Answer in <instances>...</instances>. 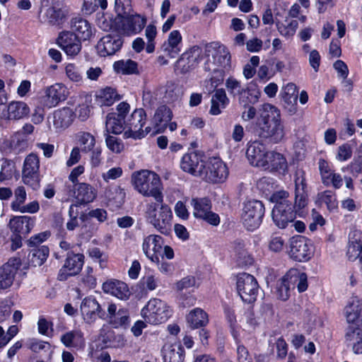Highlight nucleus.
<instances>
[{
    "label": "nucleus",
    "mask_w": 362,
    "mask_h": 362,
    "mask_svg": "<svg viewBox=\"0 0 362 362\" xmlns=\"http://www.w3.org/2000/svg\"><path fill=\"white\" fill-rule=\"evenodd\" d=\"M295 202L294 205L287 199L288 192L281 191L274 194L276 204L272 210V219L280 228H285L289 223L293 221L296 214L301 216V210L308 204L307 184L305 172L302 169L296 170L294 175Z\"/></svg>",
    "instance_id": "f257e3e1"
},
{
    "label": "nucleus",
    "mask_w": 362,
    "mask_h": 362,
    "mask_svg": "<svg viewBox=\"0 0 362 362\" xmlns=\"http://www.w3.org/2000/svg\"><path fill=\"white\" fill-rule=\"evenodd\" d=\"M207 59L204 62L205 71L212 74L210 78L211 86L216 88L224 79L231 69L230 54L228 48L218 42L207 45L205 48Z\"/></svg>",
    "instance_id": "f03ea898"
},
{
    "label": "nucleus",
    "mask_w": 362,
    "mask_h": 362,
    "mask_svg": "<svg viewBox=\"0 0 362 362\" xmlns=\"http://www.w3.org/2000/svg\"><path fill=\"white\" fill-rule=\"evenodd\" d=\"M257 134L262 139L278 144L284 136V127L281 119L280 110L274 105L265 103L262 105V112L257 122Z\"/></svg>",
    "instance_id": "7ed1b4c3"
},
{
    "label": "nucleus",
    "mask_w": 362,
    "mask_h": 362,
    "mask_svg": "<svg viewBox=\"0 0 362 362\" xmlns=\"http://www.w3.org/2000/svg\"><path fill=\"white\" fill-rule=\"evenodd\" d=\"M131 183L134 189L144 197H151L157 202H163L161 180L154 172L148 170L135 171L132 174Z\"/></svg>",
    "instance_id": "20e7f679"
},
{
    "label": "nucleus",
    "mask_w": 362,
    "mask_h": 362,
    "mask_svg": "<svg viewBox=\"0 0 362 362\" xmlns=\"http://www.w3.org/2000/svg\"><path fill=\"white\" fill-rule=\"evenodd\" d=\"M158 205L155 202H149L146 204L145 217L155 228L162 233H168L171 226L173 214L170 208L167 204H162L158 212Z\"/></svg>",
    "instance_id": "39448f33"
},
{
    "label": "nucleus",
    "mask_w": 362,
    "mask_h": 362,
    "mask_svg": "<svg viewBox=\"0 0 362 362\" xmlns=\"http://www.w3.org/2000/svg\"><path fill=\"white\" fill-rule=\"evenodd\" d=\"M141 315L146 322L158 325L166 322L170 317L172 310L165 301L153 298L141 309Z\"/></svg>",
    "instance_id": "423d86ee"
},
{
    "label": "nucleus",
    "mask_w": 362,
    "mask_h": 362,
    "mask_svg": "<svg viewBox=\"0 0 362 362\" xmlns=\"http://www.w3.org/2000/svg\"><path fill=\"white\" fill-rule=\"evenodd\" d=\"M146 114L142 108L136 109L131 115L125 120L126 130L124 132L125 139L132 138L140 139L148 134H151V127H146Z\"/></svg>",
    "instance_id": "0eeeda50"
},
{
    "label": "nucleus",
    "mask_w": 362,
    "mask_h": 362,
    "mask_svg": "<svg viewBox=\"0 0 362 362\" xmlns=\"http://www.w3.org/2000/svg\"><path fill=\"white\" fill-rule=\"evenodd\" d=\"M22 181L34 190L40 188V158L34 153H30L25 158L22 168Z\"/></svg>",
    "instance_id": "6e6552de"
},
{
    "label": "nucleus",
    "mask_w": 362,
    "mask_h": 362,
    "mask_svg": "<svg viewBox=\"0 0 362 362\" xmlns=\"http://www.w3.org/2000/svg\"><path fill=\"white\" fill-rule=\"evenodd\" d=\"M264 214V206L262 202L251 200L245 204L241 218L245 227L252 231L260 226Z\"/></svg>",
    "instance_id": "1a4fd4ad"
},
{
    "label": "nucleus",
    "mask_w": 362,
    "mask_h": 362,
    "mask_svg": "<svg viewBox=\"0 0 362 362\" xmlns=\"http://www.w3.org/2000/svg\"><path fill=\"white\" fill-rule=\"evenodd\" d=\"M228 175L226 165L218 158H211L204 164L200 176L211 183L223 182Z\"/></svg>",
    "instance_id": "9d476101"
},
{
    "label": "nucleus",
    "mask_w": 362,
    "mask_h": 362,
    "mask_svg": "<svg viewBox=\"0 0 362 362\" xmlns=\"http://www.w3.org/2000/svg\"><path fill=\"white\" fill-rule=\"evenodd\" d=\"M236 287L238 294L244 302L251 303L256 300L259 285L252 275L247 273L238 275Z\"/></svg>",
    "instance_id": "9b49d317"
},
{
    "label": "nucleus",
    "mask_w": 362,
    "mask_h": 362,
    "mask_svg": "<svg viewBox=\"0 0 362 362\" xmlns=\"http://www.w3.org/2000/svg\"><path fill=\"white\" fill-rule=\"evenodd\" d=\"M43 93L40 98V103L43 107L49 109L56 107L60 102L64 101L69 92L64 83H56L45 88Z\"/></svg>",
    "instance_id": "f8f14e48"
},
{
    "label": "nucleus",
    "mask_w": 362,
    "mask_h": 362,
    "mask_svg": "<svg viewBox=\"0 0 362 362\" xmlns=\"http://www.w3.org/2000/svg\"><path fill=\"white\" fill-rule=\"evenodd\" d=\"M202 49L194 45L184 52L176 62L175 69L181 74L188 73L194 69L200 62Z\"/></svg>",
    "instance_id": "ddd939ff"
},
{
    "label": "nucleus",
    "mask_w": 362,
    "mask_h": 362,
    "mask_svg": "<svg viewBox=\"0 0 362 362\" xmlns=\"http://www.w3.org/2000/svg\"><path fill=\"white\" fill-rule=\"evenodd\" d=\"M84 264V255L73 251L67 252L64 264L59 269L57 279L66 281L69 277L77 275L81 271Z\"/></svg>",
    "instance_id": "4468645a"
},
{
    "label": "nucleus",
    "mask_w": 362,
    "mask_h": 362,
    "mask_svg": "<svg viewBox=\"0 0 362 362\" xmlns=\"http://www.w3.org/2000/svg\"><path fill=\"white\" fill-rule=\"evenodd\" d=\"M193 206V215L202 219L211 225L218 226L220 218L218 214L211 211V202L207 198H193L191 200Z\"/></svg>",
    "instance_id": "2eb2a0df"
},
{
    "label": "nucleus",
    "mask_w": 362,
    "mask_h": 362,
    "mask_svg": "<svg viewBox=\"0 0 362 362\" xmlns=\"http://www.w3.org/2000/svg\"><path fill=\"white\" fill-rule=\"evenodd\" d=\"M313 245L303 236L293 237L290 240V257L298 262H305L313 255Z\"/></svg>",
    "instance_id": "dca6fc26"
},
{
    "label": "nucleus",
    "mask_w": 362,
    "mask_h": 362,
    "mask_svg": "<svg viewBox=\"0 0 362 362\" xmlns=\"http://www.w3.org/2000/svg\"><path fill=\"white\" fill-rule=\"evenodd\" d=\"M80 311L83 320L87 323L93 322L98 317L104 318L105 315L100 305L93 296L86 297L82 300Z\"/></svg>",
    "instance_id": "f3484780"
},
{
    "label": "nucleus",
    "mask_w": 362,
    "mask_h": 362,
    "mask_svg": "<svg viewBox=\"0 0 362 362\" xmlns=\"http://www.w3.org/2000/svg\"><path fill=\"white\" fill-rule=\"evenodd\" d=\"M57 44L69 56L77 55L81 49V40L71 32L63 30L59 33Z\"/></svg>",
    "instance_id": "a211bd4d"
},
{
    "label": "nucleus",
    "mask_w": 362,
    "mask_h": 362,
    "mask_svg": "<svg viewBox=\"0 0 362 362\" xmlns=\"http://www.w3.org/2000/svg\"><path fill=\"white\" fill-rule=\"evenodd\" d=\"M122 44L123 41L119 35L107 34L98 41L96 49L101 57L111 56L121 49Z\"/></svg>",
    "instance_id": "6ab92c4d"
},
{
    "label": "nucleus",
    "mask_w": 362,
    "mask_h": 362,
    "mask_svg": "<svg viewBox=\"0 0 362 362\" xmlns=\"http://www.w3.org/2000/svg\"><path fill=\"white\" fill-rule=\"evenodd\" d=\"M269 151L262 143L254 141L247 144L246 156L252 165L262 168L267 165L266 159Z\"/></svg>",
    "instance_id": "aec40b11"
},
{
    "label": "nucleus",
    "mask_w": 362,
    "mask_h": 362,
    "mask_svg": "<svg viewBox=\"0 0 362 362\" xmlns=\"http://www.w3.org/2000/svg\"><path fill=\"white\" fill-rule=\"evenodd\" d=\"M163 245L162 237L158 235H149L144 238L142 250L145 255L152 262L159 263V254Z\"/></svg>",
    "instance_id": "412c9836"
},
{
    "label": "nucleus",
    "mask_w": 362,
    "mask_h": 362,
    "mask_svg": "<svg viewBox=\"0 0 362 362\" xmlns=\"http://www.w3.org/2000/svg\"><path fill=\"white\" fill-rule=\"evenodd\" d=\"M21 265V259L13 257L0 268V289H6L12 285Z\"/></svg>",
    "instance_id": "4be33fe9"
},
{
    "label": "nucleus",
    "mask_w": 362,
    "mask_h": 362,
    "mask_svg": "<svg viewBox=\"0 0 362 362\" xmlns=\"http://www.w3.org/2000/svg\"><path fill=\"white\" fill-rule=\"evenodd\" d=\"M203 165V156L197 152L185 153L180 161L181 169L195 176H200Z\"/></svg>",
    "instance_id": "5701e85b"
},
{
    "label": "nucleus",
    "mask_w": 362,
    "mask_h": 362,
    "mask_svg": "<svg viewBox=\"0 0 362 362\" xmlns=\"http://www.w3.org/2000/svg\"><path fill=\"white\" fill-rule=\"evenodd\" d=\"M45 15L49 23L60 25L68 18L69 8L62 1H57L47 8Z\"/></svg>",
    "instance_id": "b1692460"
},
{
    "label": "nucleus",
    "mask_w": 362,
    "mask_h": 362,
    "mask_svg": "<svg viewBox=\"0 0 362 362\" xmlns=\"http://www.w3.org/2000/svg\"><path fill=\"white\" fill-rule=\"evenodd\" d=\"M172 117L173 114L169 107L165 105L158 107L152 119L153 128H151V134L154 135L163 132L166 129Z\"/></svg>",
    "instance_id": "393cba45"
},
{
    "label": "nucleus",
    "mask_w": 362,
    "mask_h": 362,
    "mask_svg": "<svg viewBox=\"0 0 362 362\" xmlns=\"http://www.w3.org/2000/svg\"><path fill=\"white\" fill-rule=\"evenodd\" d=\"M30 107L23 101H12L2 112V117L8 120H19L27 117Z\"/></svg>",
    "instance_id": "a878e982"
},
{
    "label": "nucleus",
    "mask_w": 362,
    "mask_h": 362,
    "mask_svg": "<svg viewBox=\"0 0 362 362\" xmlns=\"http://www.w3.org/2000/svg\"><path fill=\"white\" fill-rule=\"evenodd\" d=\"M35 224V218L28 216H16L11 218L9 227L18 236L28 234Z\"/></svg>",
    "instance_id": "bb28decb"
},
{
    "label": "nucleus",
    "mask_w": 362,
    "mask_h": 362,
    "mask_svg": "<svg viewBox=\"0 0 362 362\" xmlns=\"http://www.w3.org/2000/svg\"><path fill=\"white\" fill-rule=\"evenodd\" d=\"M71 32L81 41L89 40L93 35V28L90 23L82 18H74L71 20Z\"/></svg>",
    "instance_id": "cd10ccee"
},
{
    "label": "nucleus",
    "mask_w": 362,
    "mask_h": 362,
    "mask_svg": "<svg viewBox=\"0 0 362 362\" xmlns=\"http://www.w3.org/2000/svg\"><path fill=\"white\" fill-rule=\"evenodd\" d=\"M182 37L177 30L171 31L166 41L161 47V50L168 57L175 58L181 51Z\"/></svg>",
    "instance_id": "c85d7f7f"
},
{
    "label": "nucleus",
    "mask_w": 362,
    "mask_h": 362,
    "mask_svg": "<svg viewBox=\"0 0 362 362\" xmlns=\"http://www.w3.org/2000/svg\"><path fill=\"white\" fill-rule=\"evenodd\" d=\"M102 288L105 293L111 294L121 300L128 299L130 294L127 285L116 279H110L104 282Z\"/></svg>",
    "instance_id": "c756f323"
},
{
    "label": "nucleus",
    "mask_w": 362,
    "mask_h": 362,
    "mask_svg": "<svg viewBox=\"0 0 362 362\" xmlns=\"http://www.w3.org/2000/svg\"><path fill=\"white\" fill-rule=\"evenodd\" d=\"M60 341L66 347L76 350L83 349L86 344L83 333L78 329H74L62 334Z\"/></svg>",
    "instance_id": "7c9ffc66"
},
{
    "label": "nucleus",
    "mask_w": 362,
    "mask_h": 362,
    "mask_svg": "<svg viewBox=\"0 0 362 362\" xmlns=\"http://www.w3.org/2000/svg\"><path fill=\"white\" fill-rule=\"evenodd\" d=\"M345 340L356 354L362 353V329L359 325H350L346 329Z\"/></svg>",
    "instance_id": "2f4dec72"
},
{
    "label": "nucleus",
    "mask_w": 362,
    "mask_h": 362,
    "mask_svg": "<svg viewBox=\"0 0 362 362\" xmlns=\"http://www.w3.org/2000/svg\"><path fill=\"white\" fill-rule=\"evenodd\" d=\"M146 23V19L138 14L132 15L124 19L122 30L127 35L140 33Z\"/></svg>",
    "instance_id": "473e14b6"
},
{
    "label": "nucleus",
    "mask_w": 362,
    "mask_h": 362,
    "mask_svg": "<svg viewBox=\"0 0 362 362\" xmlns=\"http://www.w3.org/2000/svg\"><path fill=\"white\" fill-rule=\"evenodd\" d=\"M95 103L100 107L111 106L120 99L117 90L111 87L98 90L95 95Z\"/></svg>",
    "instance_id": "72a5a7b5"
},
{
    "label": "nucleus",
    "mask_w": 362,
    "mask_h": 362,
    "mask_svg": "<svg viewBox=\"0 0 362 362\" xmlns=\"http://www.w3.org/2000/svg\"><path fill=\"white\" fill-rule=\"evenodd\" d=\"M228 104L229 98L225 90L218 88L211 97L209 113L212 115H218L221 113L222 109L226 108Z\"/></svg>",
    "instance_id": "f704fd0d"
},
{
    "label": "nucleus",
    "mask_w": 362,
    "mask_h": 362,
    "mask_svg": "<svg viewBox=\"0 0 362 362\" xmlns=\"http://www.w3.org/2000/svg\"><path fill=\"white\" fill-rule=\"evenodd\" d=\"M73 119L74 112L69 107L57 110L53 113V125L57 129L68 127Z\"/></svg>",
    "instance_id": "c9c22d12"
},
{
    "label": "nucleus",
    "mask_w": 362,
    "mask_h": 362,
    "mask_svg": "<svg viewBox=\"0 0 362 362\" xmlns=\"http://www.w3.org/2000/svg\"><path fill=\"white\" fill-rule=\"evenodd\" d=\"M267 165L262 166V168L270 171H285L287 169V161L285 157L280 153L276 151H269L267 157Z\"/></svg>",
    "instance_id": "e433bc0d"
},
{
    "label": "nucleus",
    "mask_w": 362,
    "mask_h": 362,
    "mask_svg": "<svg viewBox=\"0 0 362 362\" xmlns=\"http://www.w3.org/2000/svg\"><path fill=\"white\" fill-rule=\"evenodd\" d=\"M126 130L125 120L120 117L116 112L107 114L105 122L106 134H118Z\"/></svg>",
    "instance_id": "4c0bfd02"
},
{
    "label": "nucleus",
    "mask_w": 362,
    "mask_h": 362,
    "mask_svg": "<svg viewBox=\"0 0 362 362\" xmlns=\"http://www.w3.org/2000/svg\"><path fill=\"white\" fill-rule=\"evenodd\" d=\"M97 196V190L86 182L78 183L76 188V199L81 204L92 202Z\"/></svg>",
    "instance_id": "58836bf2"
},
{
    "label": "nucleus",
    "mask_w": 362,
    "mask_h": 362,
    "mask_svg": "<svg viewBox=\"0 0 362 362\" xmlns=\"http://www.w3.org/2000/svg\"><path fill=\"white\" fill-rule=\"evenodd\" d=\"M345 317L350 325H358L359 317L362 312V304L358 299H353L348 305L345 307Z\"/></svg>",
    "instance_id": "ea45409f"
},
{
    "label": "nucleus",
    "mask_w": 362,
    "mask_h": 362,
    "mask_svg": "<svg viewBox=\"0 0 362 362\" xmlns=\"http://www.w3.org/2000/svg\"><path fill=\"white\" fill-rule=\"evenodd\" d=\"M163 359L165 362H183L185 351L180 345L166 346L164 348Z\"/></svg>",
    "instance_id": "a19ab883"
},
{
    "label": "nucleus",
    "mask_w": 362,
    "mask_h": 362,
    "mask_svg": "<svg viewBox=\"0 0 362 362\" xmlns=\"http://www.w3.org/2000/svg\"><path fill=\"white\" fill-rule=\"evenodd\" d=\"M187 320L193 329L205 326L209 322L208 315L201 308L192 310L187 315Z\"/></svg>",
    "instance_id": "79ce46f5"
},
{
    "label": "nucleus",
    "mask_w": 362,
    "mask_h": 362,
    "mask_svg": "<svg viewBox=\"0 0 362 362\" xmlns=\"http://www.w3.org/2000/svg\"><path fill=\"white\" fill-rule=\"evenodd\" d=\"M104 196L109 202L120 206L124 203L125 192L119 186H109L105 189Z\"/></svg>",
    "instance_id": "37998d69"
},
{
    "label": "nucleus",
    "mask_w": 362,
    "mask_h": 362,
    "mask_svg": "<svg viewBox=\"0 0 362 362\" xmlns=\"http://www.w3.org/2000/svg\"><path fill=\"white\" fill-rule=\"evenodd\" d=\"M261 91L256 85L250 86L245 88L242 95L239 96L238 103L240 105H255L259 101Z\"/></svg>",
    "instance_id": "c03bdc74"
},
{
    "label": "nucleus",
    "mask_w": 362,
    "mask_h": 362,
    "mask_svg": "<svg viewBox=\"0 0 362 362\" xmlns=\"http://www.w3.org/2000/svg\"><path fill=\"white\" fill-rule=\"evenodd\" d=\"M233 252L239 264H248L252 262V258L248 254L243 241L236 240L234 242Z\"/></svg>",
    "instance_id": "a18cd8bd"
},
{
    "label": "nucleus",
    "mask_w": 362,
    "mask_h": 362,
    "mask_svg": "<svg viewBox=\"0 0 362 362\" xmlns=\"http://www.w3.org/2000/svg\"><path fill=\"white\" fill-rule=\"evenodd\" d=\"M13 199L11 202V209L14 212L21 213L27 199V192L23 186H18L14 190Z\"/></svg>",
    "instance_id": "49530a36"
},
{
    "label": "nucleus",
    "mask_w": 362,
    "mask_h": 362,
    "mask_svg": "<svg viewBox=\"0 0 362 362\" xmlns=\"http://www.w3.org/2000/svg\"><path fill=\"white\" fill-rule=\"evenodd\" d=\"M115 71L122 74H136L138 71V64L132 59H122L115 62L113 64Z\"/></svg>",
    "instance_id": "de8ad7c7"
},
{
    "label": "nucleus",
    "mask_w": 362,
    "mask_h": 362,
    "mask_svg": "<svg viewBox=\"0 0 362 362\" xmlns=\"http://www.w3.org/2000/svg\"><path fill=\"white\" fill-rule=\"evenodd\" d=\"M49 250L47 246L33 249L29 254V261L32 266H41L47 259Z\"/></svg>",
    "instance_id": "09e8293b"
},
{
    "label": "nucleus",
    "mask_w": 362,
    "mask_h": 362,
    "mask_svg": "<svg viewBox=\"0 0 362 362\" xmlns=\"http://www.w3.org/2000/svg\"><path fill=\"white\" fill-rule=\"evenodd\" d=\"M77 144L81 151L88 153L93 149L95 145V137L89 132H80L76 135Z\"/></svg>",
    "instance_id": "8fccbe9b"
},
{
    "label": "nucleus",
    "mask_w": 362,
    "mask_h": 362,
    "mask_svg": "<svg viewBox=\"0 0 362 362\" xmlns=\"http://www.w3.org/2000/svg\"><path fill=\"white\" fill-rule=\"evenodd\" d=\"M291 286L290 274H286L277 282L276 297L281 300H286L290 296Z\"/></svg>",
    "instance_id": "3c124183"
},
{
    "label": "nucleus",
    "mask_w": 362,
    "mask_h": 362,
    "mask_svg": "<svg viewBox=\"0 0 362 362\" xmlns=\"http://www.w3.org/2000/svg\"><path fill=\"white\" fill-rule=\"evenodd\" d=\"M65 74L69 81L80 86L83 83V76L79 66L70 63L65 66Z\"/></svg>",
    "instance_id": "603ef678"
},
{
    "label": "nucleus",
    "mask_w": 362,
    "mask_h": 362,
    "mask_svg": "<svg viewBox=\"0 0 362 362\" xmlns=\"http://www.w3.org/2000/svg\"><path fill=\"white\" fill-rule=\"evenodd\" d=\"M317 202L326 204L329 211H332L337 209L338 202L334 192L330 190H326L317 194Z\"/></svg>",
    "instance_id": "864d4df0"
},
{
    "label": "nucleus",
    "mask_w": 362,
    "mask_h": 362,
    "mask_svg": "<svg viewBox=\"0 0 362 362\" xmlns=\"http://www.w3.org/2000/svg\"><path fill=\"white\" fill-rule=\"evenodd\" d=\"M291 283L293 287L294 284H297L298 291L301 293L308 288V277L305 273L298 272L296 271L289 272Z\"/></svg>",
    "instance_id": "5fc2aeb1"
},
{
    "label": "nucleus",
    "mask_w": 362,
    "mask_h": 362,
    "mask_svg": "<svg viewBox=\"0 0 362 362\" xmlns=\"http://www.w3.org/2000/svg\"><path fill=\"white\" fill-rule=\"evenodd\" d=\"M275 23L279 33L287 38L293 37L298 27V23L296 20L291 21L288 25H284L279 21H276Z\"/></svg>",
    "instance_id": "6e6d98bb"
},
{
    "label": "nucleus",
    "mask_w": 362,
    "mask_h": 362,
    "mask_svg": "<svg viewBox=\"0 0 362 362\" xmlns=\"http://www.w3.org/2000/svg\"><path fill=\"white\" fill-rule=\"evenodd\" d=\"M225 86L230 95L233 96L238 95L240 96L243 91H245V88L242 86L240 81L232 76L226 79Z\"/></svg>",
    "instance_id": "4d7b16f0"
},
{
    "label": "nucleus",
    "mask_w": 362,
    "mask_h": 362,
    "mask_svg": "<svg viewBox=\"0 0 362 362\" xmlns=\"http://www.w3.org/2000/svg\"><path fill=\"white\" fill-rule=\"evenodd\" d=\"M346 255L350 261L356 259L362 264V244L357 242H351L349 244Z\"/></svg>",
    "instance_id": "13d9d810"
},
{
    "label": "nucleus",
    "mask_w": 362,
    "mask_h": 362,
    "mask_svg": "<svg viewBox=\"0 0 362 362\" xmlns=\"http://www.w3.org/2000/svg\"><path fill=\"white\" fill-rule=\"evenodd\" d=\"M99 6L105 10L107 6V0H83V10L86 14H91Z\"/></svg>",
    "instance_id": "bf43d9fd"
},
{
    "label": "nucleus",
    "mask_w": 362,
    "mask_h": 362,
    "mask_svg": "<svg viewBox=\"0 0 362 362\" xmlns=\"http://www.w3.org/2000/svg\"><path fill=\"white\" fill-rule=\"evenodd\" d=\"M319 169L322 183L326 186H329V180L332 175L334 174V170L331 169L329 164L324 160L319 161Z\"/></svg>",
    "instance_id": "052dcab7"
},
{
    "label": "nucleus",
    "mask_w": 362,
    "mask_h": 362,
    "mask_svg": "<svg viewBox=\"0 0 362 362\" xmlns=\"http://www.w3.org/2000/svg\"><path fill=\"white\" fill-rule=\"evenodd\" d=\"M14 168V164L11 160H4L1 164L0 181L1 182L11 178L13 175Z\"/></svg>",
    "instance_id": "680f3d73"
},
{
    "label": "nucleus",
    "mask_w": 362,
    "mask_h": 362,
    "mask_svg": "<svg viewBox=\"0 0 362 362\" xmlns=\"http://www.w3.org/2000/svg\"><path fill=\"white\" fill-rule=\"evenodd\" d=\"M197 283L195 277L192 276H187L180 281H177L175 284L176 289L179 291H182L183 290H187L191 288L197 287Z\"/></svg>",
    "instance_id": "e2e57ef3"
},
{
    "label": "nucleus",
    "mask_w": 362,
    "mask_h": 362,
    "mask_svg": "<svg viewBox=\"0 0 362 362\" xmlns=\"http://www.w3.org/2000/svg\"><path fill=\"white\" fill-rule=\"evenodd\" d=\"M89 103L90 100L86 98L83 103L78 104L75 109V115L82 121L87 119L89 117L90 112Z\"/></svg>",
    "instance_id": "0e129e2a"
},
{
    "label": "nucleus",
    "mask_w": 362,
    "mask_h": 362,
    "mask_svg": "<svg viewBox=\"0 0 362 362\" xmlns=\"http://www.w3.org/2000/svg\"><path fill=\"white\" fill-rule=\"evenodd\" d=\"M351 156L352 149L351 146L348 144H344L339 146L336 159L339 161L344 162L351 158Z\"/></svg>",
    "instance_id": "69168bd1"
},
{
    "label": "nucleus",
    "mask_w": 362,
    "mask_h": 362,
    "mask_svg": "<svg viewBox=\"0 0 362 362\" xmlns=\"http://www.w3.org/2000/svg\"><path fill=\"white\" fill-rule=\"evenodd\" d=\"M107 147L113 153H120L124 146L122 141L115 136H107L105 139Z\"/></svg>",
    "instance_id": "338daca9"
},
{
    "label": "nucleus",
    "mask_w": 362,
    "mask_h": 362,
    "mask_svg": "<svg viewBox=\"0 0 362 362\" xmlns=\"http://www.w3.org/2000/svg\"><path fill=\"white\" fill-rule=\"evenodd\" d=\"M140 281L144 287L150 291L155 290L158 286V279L152 272L146 274Z\"/></svg>",
    "instance_id": "774afa93"
}]
</instances>
